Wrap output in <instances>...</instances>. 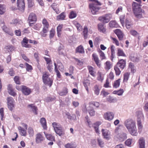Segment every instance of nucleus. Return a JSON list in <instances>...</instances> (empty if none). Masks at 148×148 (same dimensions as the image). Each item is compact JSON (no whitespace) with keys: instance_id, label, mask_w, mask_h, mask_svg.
Masks as SVG:
<instances>
[{"instance_id":"36","label":"nucleus","mask_w":148,"mask_h":148,"mask_svg":"<svg viewBox=\"0 0 148 148\" xmlns=\"http://www.w3.org/2000/svg\"><path fill=\"white\" fill-rule=\"evenodd\" d=\"M98 76L97 78V80L102 82L104 79L103 75H102L101 73L100 72H98Z\"/></svg>"},{"instance_id":"18","label":"nucleus","mask_w":148,"mask_h":148,"mask_svg":"<svg viewBox=\"0 0 148 148\" xmlns=\"http://www.w3.org/2000/svg\"><path fill=\"white\" fill-rule=\"evenodd\" d=\"M20 134L23 136H25L27 135L26 130L25 129L21 126H19L18 128Z\"/></svg>"},{"instance_id":"31","label":"nucleus","mask_w":148,"mask_h":148,"mask_svg":"<svg viewBox=\"0 0 148 148\" xmlns=\"http://www.w3.org/2000/svg\"><path fill=\"white\" fill-rule=\"evenodd\" d=\"M48 27H44L42 31L40 32L41 36L43 37H45L47 35L46 34L48 31Z\"/></svg>"},{"instance_id":"5","label":"nucleus","mask_w":148,"mask_h":148,"mask_svg":"<svg viewBox=\"0 0 148 148\" xmlns=\"http://www.w3.org/2000/svg\"><path fill=\"white\" fill-rule=\"evenodd\" d=\"M119 129V127L116 128L114 130V133L117 138L121 141H123L124 140L127 138L126 134L125 133H123L119 135L118 134V131Z\"/></svg>"},{"instance_id":"49","label":"nucleus","mask_w":148,"mask_h":148,"mask_svg":"<svg viewBox=\"0 0 148 148\" xmlns=\"http://www.w3.org/2000/svg\"><path fill=\"white\" fill-rule=\"evenodd\" d=\"M114 70L116 74V75H119L121 73V71L119 68L115 65L114 66Z\"/></svg>"},{"instance_id":"61","label":"nucleus","mask_w":148,"mask_h":148,"mask_svg":"<svg viewBox=\"0 0 148 148\" xmlns=\"http://www.w3.org/2000/svg\"><path fill=\"white\" fill-rule=\"evenodd\" d=\"M64 146L66 148H75L73 146V144L71 143H68L66 144Z\"/></svg>"},{"instance_id":"10","label":"nucleus","mask_w":148,"mask_h":148,"mask_svg":"<svg viewBox=\"0 0 148 148\" xmlns=\"http://www.w3.org/2000/svg\"><path fill=\"white\" fill-rule=\"evenodd\" d=\"M17 5L18 10L22 11L24 10L25 7L24 0H17Z\"/></svg>"},{"instance_id":"28","label":"nucleus","mask_w":148,"mask_h":148,"mask_svg":"<svg viewBox=\"0 0 148 148\" xmlns=\"http://www.w3.org/2000/svg\"><path fill=\"white\" fill-rule=\"evenodd\" d=\"M130 58L132 61L133 62H138L139 60L138 58L137 57L136 55L134 54H131L130 57Z\"/></svg>"},{"instance_id":"1","label":"nucleus","mask_w":148,"mask_h":148,"mask_svg":"<svg viewBox=\"0 0 148 148\" xmlns=\"http://www.w3.org/2000/svg\"><path fill=\"white\" fill-rule=\"evenodd\" d=\"M124 124L130 133L133 136H136L138 134L136 123L131 119H128L124 122Z\"/></svg>"},{"instance_id":"16","label":"nucleus","mask_w":148,"mask_h":148,"mask_svg":"<svg viewBox=\"0 0 148 148\" xmlns=\"http://www.w3.org/2000/svg\"><path fill=\"white\" fill-rule=\"evenodd\" d=\"M101 132L103 136H104V138L107 139H109L110 138V131L106 129H102Z\"/></svg>"},{"instance_id":"48","label":"nucleus","mask_w":148,"mask_h":148,"mask_svg":"<svg viewBox=\"0 0 148 148\" xmlns=\"http://www.w3.org/2000/svg\"><path fill=\"white\" fill-rule=\"evenodd\" d=\"M68 92V89L66 88H64L62 91L60 93V95L61 96L66 95Z\"/></svg>"},{"instance_id":"53","label":"nucleus","mask_w":148,"mask_h":148,"mask_svg":"<svg viewBox=\"0 0 148 148\" xmlns=\"http://www.w3.org/2000/svg\"><path fill=\"white\" fill-rule=\"evenodd\" d=\"M125 17V15L123 14L121 15L119 18L120 22L122 26H123L124 24Z\"/></svg>"},{"instance_id":"11","label":"nucleus","mask_w":148,"mask_h":148,"mask_svg":"<svg viewBox=\"0 0 148 148\" xmlns=\"http://www.w3.org/2000/svg\"><path fill=\"white\" fill-rule=\"evenodd\" d=\"M21 88V91L25 95H28L31 93L32 92L31 89L27 86L22 85Z\"/></svg>"},{"instance_id":"38","label":"nucleus","mask_w":148,"mask_h":148,"mask_svg":"<svg viewBox=\"0 0 148 148\" xmlns=\"http://www.w3.org/2000/svg\"><path fill=\"white\" fill-rule=\"evenodd\" d=\"M118 56H125L126 55L124 53L123 51L120 48H118V52L117 53Z\"/></svg>"},{"instance_id":"14","label":"nucleus","mask_w":148,"mask_h":148,"mask_svg":"<svg viewBox=\"0 0 148 148\" xmlns=\"http://www.w3.org/2000/svg\"><path fill=\"white\" fill-rule=\"evenodd\" d=\"M92 59L94 60L97 66L100 67L101 66L100 61L97 55L95 53H93L92 54Z\"/></svg>"},{"instance_id":"43","label":"nucleus","mask_w":148,"mask_h":148,"mask_svg":"<svg viewBox=\"0 0 148 148\" xmlns=\"http://www.w3.org/2000/svg\"><path fill=\"white\" fill-rule=\"evenodd\" d=\"M65 17L64 14L62 12L57 16V19L58 20H62L64 19Z\"/></svg>"},{"instance_id":"64","label":"nucleus","mask_w":148,"mask_h":148,"mask_svg":"<svg viewBox=\"0 0 148 148\" xmlns=\"http://www.w3.org/2000/svg\"><path fill=\"white\" fill-rule=\"evenodd\" d=\"M25 64L26 66V69L28 71H29L32 69V67L30 65L26 63H25Z\"/></svg>"},{"instance_id":"39","label":"nucleus","mask_w":148,"mask_h":148,"mask_svg":"<svg viewBox=\"0 0 148 148\" xmlns=\"http://www.w3.org/2000/svg\"><path fill=\"white\" fill-rule=\"evenodd\" d=\"M110 26L112 27H117L118 25L115 21H111L109 23Z\"/></svg>"},{"instance_id":"15","label":"nucleus","mask_w":148,"mask_h":148,"mask_svg":"<svg viewBox=\"0 0 148 148\" xmlns=\"http://www.w3.org/2000/svg\"><path fill=\"white\" fill-rule=\"evenodd\" d=\"M136 12L135 13V11L133 12L135 16L138 18H141L143 17V14H144V11L142 10L141 9L138 10H136Z\"/></svg>"},{"instance_id":"27","label":"nucleus","mask_w":148,"mask_h":148,"mask_svg":"<svg viewBox=\"0 0 148 148\" xmlns=\"http://www.w3.org/2000/svg\"><path fill=\"white\" fill-rule=\"evenodd\" d=\"M95 95H98L99 93L100 89L99 88V86L98 85H95L93 89Z\"/></svg>"},{"instance_id":"40","label":"nucleus","mask_w":148,"mask_h":148,"mask_svg":"<svg viewBox=\"0 0 148 148\" xmlns=\"http://www.w3.org/2000/svg\"><path fill=\"white\" fill-rule=\"evenodd\" d=\"M89 73L93 76H95V72L93 71V68L92 67L90 66L88 67Z\"/></svg>"},{"instance_id":"45","label":"nucleus","mask_w":148,"mask_h":148,"mask_svg":"<svg viewBox=\"0 0 148 148\" xmlns=\"http://www.w3.org/2000/svg\"><path fill=\"white\" fill-rule=\"evenodd\" d=\"M130 74L129 73H126L124 74V82H127L129 77Z\"/></svg>"},{"instance_id":"60","label":"nucleus","mask_w":148,"mask_h":148,"mask_svg":"<svg viewBox=\"0 0 148 148\" xmlns=\"http://www.w3.org/2000/svg\"><path fill=\"white\" fill-rule=\"evenodd\" d=\"M114 76L113 73L112 72H110L108 75L107 79H108H108H110L111 80H112L114 78Z\"/></svg>"},{"instance_id":"2","label":"nucleus","mask_w":148,"mask_h":148,"mask_svg":"<svg viewBox=\"0 0 148 148\" xmlns=\"http://www.w3.org/2000/svg\"><path fill=\"white\" fill-rule=\"evenodd\" d=\"M90 1H92V2L89 4V9L92 14H95L100 9L98 5H100L101 4L97 0H90Z\"/></svg>"},{"instance_id":"34","label":"nucleus","mask_w":148,"mask_h":148,"mask_svg":"<svg viewBox=\"0 0 148 148\" xmlns=\"http://www.w3.org/2000/svg\"><path fill=\"white\" fill-rule=\"evenodd\" d=\"M120 80L121 79H119L114 81L113 84V87L115 88H117L119 87L120 85Z\"/></svg>"},{"instance_id":"57","label":"nucleus","mask_w":148,"mask_h":148,"mask_svg":"<svg viewBox=\"0 0 148 148\" xmlns=\"http://www.w3.org/2000/svg\"><path fill=\"white\" fill-rule=\"evenodd\" d=\"M68 118L70 120H75L76 119V115L74 114H73L71 116L69 114H67Z\"/></svg>"},{"instance_id":"47","label":"nucleus","mask_w":148,"mask_h":148,"mask_svg":"<svg viewBox=\"0 0 148 148\" xmlns=\"http://www.w3.org/2000/svg\"><path fill=\"white\" fill-rule=\"evenodd\" d=\"M97 141L99 146L101 147H103L104 146V143L101 139L98 138Z\"/></svg>"},{"instance_id":"9","label":"nucleus","mask_w":148,"mask_h":148,"mask_svg":"<svg viewBox=\"0 0 148 148\" xmlns=\"http://www.w3.org/2000/svg\"><path fill=\"white\" fill-rule=\"evenodd\" d=\"M7 103L9 109L11 111L13 110L14 105V100L12 97H9L7 98Z\"/></svg>"},{"instance_id":"41","label":"nucleus","mask_w":148,"mask_h":148,"mask_svg":"<svg viewBox=\"0 0 148 148\" xmlns=\"http://www.w3.org/2000/svg\"><path fill=\"white\" fill-rule=\"evenodd\" d=\"M129 68L131 70L132 72L134 73L135 71V67L133 64L132 62H130L129 64Z\"/></svg>"},{"instance_id":"7","label":"nucleus","mask_w":148,"mask_h":148,"mask_svg":"<svg viewBox=\"0 0 148 148\" xmlns=\"http://www.w3.org/2000/svg\"><path fill=\"white\" fill-rule=\"evenodd\" d=\"M112 18V15L110 14H108L104 16L99 17V20L104 23H108Z\"/></svg>"},{"instance_id":"30","label":"nucleus","mask_w":148,"mask_h":148,"mask_svg":"<svg viewBox=\"0 0 148 148\" xmlns=\"http://www.w3.org/2000/svg\"><path fill=\"white\" fill-rule=\"evenodd\" d=\"M124 90L123 89H120L118 90H114L113 93L114 94H116L119 96H122L124 92Z\"/></svg>"},{"instance_id":"33","label":"nucleus","mask_w":148,"mask_h":148,"mask_svg":"<svg viewBox=\"0 0 148 148\" xmlns=\"http://www.w3.org/2000/svg\"><path fill=\"white\" fill-rule=\"evenodd\" d=\"M98 29L100 32L103 33H105L106 29L104 27L103 25L101 24H99L98 25Z\"/></svg>"},{"instance_id":"29","label":"nucleus","mask_w":148,"mask_h":148,"mask_svg":"<svg viewBox=\"0 0 148 148\" xmlns=\"http://www.w3.org/2000/svg\"><path fill=\"white\" fill-rule=\"evenodd\" d=\"M73 24L76 27L78 31H81L82 29V27L80 24L77 21H73Z\"/></svg>"},{"instance_id":"12","label":"nucleus","mask_w":148,"mask_h":148,"mask_svg":"<svg viewBox=\"0 0 148 148\" xmlns=\"http://www.w3.org/2000/svg\"><path fill=\"white\" fill-rule=\"evenodd\" d=\"M45 138L42 135V133L40 132L36 134V143H41L45 140Z\"/></svg>"},{"instance_id":"6","label":"nucleus","mask_w":148,"mask_h":148,"mask_svg":"<svg viewBox=\"0 0 148 148\" xmlns=\"http://www.w3.org/2000/svg\"><path fill=\"white\" fill-rule=\"evenodd\" d=\"M114 117V114L112 112H108L105 113L103 115L104 119L109 121L112 120Z\"/></svg>"},{"instance_id":"54","label":"nucleus","mask_w":148,"mask_h":148,"mask_svg":"<svg viewBox=\"0 0 148 148\" xmlns=\"http://www.w3.org/2000/svg\"><path fill=\"white\" fill-rule=\"evenodd\" d=\"M76 16V13L73 11H72L70 12L69 15V17L70 18H75Z\"/></svg>"},{"instance_id":"63","label":"nucleus","mask_w":148,"mask_h":148,"mask_svg":"<svg viewBox=\"0 0 148 148\" xmlns=\"http://www.w3.org/2000/svg\"><path fill=\"white\" fill-rule=\"evenodd\" d=\"M55 35V31L54 29H52L50 31L49 37L50 38H53Z\"/></svg>"},{"instance_id":"52","label":"nucleus","mask_w":148,"mask_h":148,"mask_svg":"<svg viewBox=\"0 0 148 148\" xmlns=\"http://www.w3.org/2000/svg\"><path fill=\"white\" fill-rule=\"evenodd\" d=\"M49 75L48 72H44L43 74L42 78L43 80H45L46 79H47L50 78L49 77Z\"/></svg>"},{"instance_id":"35","label":"nucleus","mask_w":148,"mask_h":148,"mask_svg":"<svg viewBox=\"0 0 148 148\" xmlns=\"http://www.w3.org/2000/svg\"><path fill=\"white\" fill-rule=\"evenodd\" d=\"M43 80V82L45 84L49 85V87H51L53 83V81L50 79V78L46 79L45 81V80Z\"/></svg>"},{"instance_id":"26","label":"nucleus","mask_w":148,"mask_h":148,"mask_svg":"<svg viewBox=\"0 0 148 148\" xmlns=\"http://www.w3.org/2000/svg\"><path fill=\"white\" fill-rule=\"evenodd\" d=\"M40 123L43 127L44 129L45 130H47V124L46 120L44 118H42L40 119Z\"/></svg>"},{"instance_id":"59","label":"nucleus","mask_w":148,"mask_h":148,"mask_svg":"<svg viewBox=\"0 0 148 148\" xmlns=\"http://www.w3.org/2000/svg\"><path fill=\"white\" fill-rule=\"evenodd\" d=\"M99 53L100 56L101 58V60H102L103 59H105L106 58L105 54L102 51H100Z\"/></svg>"},{"instance_id":"44","label":"nucleus","mask_w":148,"mask_h":148,"mask_svg":"<svg viewBox=\"0 0 148 148\" xmlns=\"http://www.w3.org/2000/svg\"><path fill=\"white\" fill-rule=\"evenodd\" d=\"M107 100L109 102L112 103L116 101V99L111 96H109L107 98Z\"/></svg>"},{"instance_id":"13","label":"nucleus","mask_w":148,"mask_h":148,"mask_svg":"<svg viewBox=\"0 0 148 148\" xmlns=\"http://www.w3.org/2000/svg\"><path fill=\"white\" fill-rule=\"evenodd\" d=\"M118 67L123 70L126 66V61L123 59H120L119 60L116 64V65Z\"/></svg>"},{"instance_id":"50","label":"nucleus","mask_w":148,"mask_h":148,"mask_svg":"<svg viewBox=\"0 0 148 148\" xmlns=\"http://www.w3.org/2000/svg\"><path fill=\"white\" fill-rule=\"evenodd\" d=\"M63 25H59L57 27V32L58 35V36L60 35V32L61 31L62 28V27Z\"/></svg>"},{"instance_id":"23","label":"nucleus","mask_w":148,"mask_h":148,"mask_svg":"<svg viewBox=\"0 0 148 148\" xmlns=\"http://www.w3.org/2000/svg\"><path fill=\"white\" fill-rule=\"evenodd\" d=\"M139 148H145V140L143 138H140L138 141Z\"/></svg>"},{"instance_id":"19","label":"nucleus","mask_w":148,"mask_h":148,"mask_svg":"<svg viewBox=\"0 0 148 148\" xmlns=\"http://www.w3.org/2000/svg\"><path fill=\"white\" fill-rule=\"evenodd\" d=\"M8 93L11 95L14 96L16 95V93L14 91L12 85L9 84L8 85Z\"/></svg>"},{"instance_id":"20","label":"nucleus","mask_w":148,"mask_h":148,"mask_svg":"<svg viewBox=\"0 0 148 148\" xmlns=\"http://www.w3.org/2000/svg\"><path fill=\"white\" fill-rule=\"evenodd\" d=\"M132 10L133 12L135 11V13L136 12V10H138L139 9H141L140 7L139 4L138 3L135 2H134L132 4Z\"/></svg>"},{"instance_id":"24","label":"nucleus","mask_w":148,"mask_h":148,"mask_svg":"<svg viewBox=\"0 0 148 148\" xmlns=\"http://www.w3.org/2000/svg\"><path fill=\"white\" fill-rule=\"evenodd\" d=\"M44 133L47 139L51 141H55V137L52 136L51 134L46 133L45 132H44Z\"/></svg>"},{"instance_id":"21","label":"nucleus","mask_w":148,"mask_h":148,"mask_svg":"<svg viewBox=\"0 0 148 148\" xmlns=\"http://www.w3.org/2000/svg\"><path fill=\"white\" fill-rule=\"evenodd\" d=\"M27 107L30 108L33 112L36 114H37V107L35 106L34 104H30L27 106Z\"/></svg>"},{"instance_id":"58","label":"nucleus","mask_w":148,"mask_h":148,"mask_svg":"<svg viewBox=\"0 0 148 148\" xmlns=\"http://www.w3.org/2000/svg\"><path fill=\"white\" fill-rule=\"evenodd\" d=\"M44 27H49V24L46 19L44 18L42 21Z\"/></svg>"},{"instance_id":"4","label":"nucleus","mask_w":148,"mask_h":148,"mask_svg":"<svg viewBox=\"0 0 148 148\" xmlns=\"http://www.w3.org/2000/svg\"><path fill=\"white\" fill-rule=\"evenodd\" d=\"M144 119V117L143 114L141 112H140L138 116V118L137 119L138 132L139 133L141 132L143 128L141 121L143 120Z\"/></svg>"},{"instance_id":"8","label":"nucleus","mask_w":148,"mask_h":148,"mask_svg":"<svg viewBox=\"0 0 148 148\" xmlns=\"http://www.w3.org/2000/svg\"><path fill=\"white\" fill-rule=\"evenodd\" d=\"M28 20L29 22L30 26H32V25L37 20V18L36 15L34 13H31L28 17Z\"/></svg>"},{"instance_id":"46","label":"nucleus","mask_w":148,"mask_h":148,"mask_svg":"<svg viewBox=\"0 0 148 148\" xmlns=\"http://www.w3.org/2000/svg\"><path fill=\"white\" fill-rule=\"evenodd\" d=\"M28 132L29 136H32L34 135V132L33 129L31 127H29L28 129Z\"/></svg>"},{"instance_id":"56","label":"nucleus","mask_w":148,"mask_h":148,"mask_svg":"<svg viewBox=\"0 0 148 148\" xmlns=\"http://www.w3.org/2000/svg\"><path fill=\"white\" fill-rule=\"evenodd\" d=\"M28 7L31 8L34 5V0H27Z\"/></svg>"},{"instance_id":"62","label":"nucleus","mask_w":148,"mask_h":148,"mask_svg":"<svg viewBox=\"0 0 148 148\" xmlns=\"http://www.w3.org/2000/svg\"><path fill=\"white\" fill-rule=\"evenodd\" d=\"M130 34L134 36H136L138 35V33L135 30H132L130 31Z\"/></svg>"},{"instance_id":"3","label":"nucleus","mask_w":148,"mask_h":148,"mask_svg":"<svg viewBox=\"0 0 148 148\" xmlns=\"http://www.w3.org/2000/svg\"><path fill=\"white\" fill-rule=\"evenodd\" d=\"M52 125L56 133L60 136L64 134L62 127L61 125L58 123L53 122Z\"/></svg>"},{"instance_id":"51","label":"nucleus","mask_w":148,"mask_h":148,"mask_svg":"<svg viewBox=\"0 0 148 148\" xmlns=\"http://www.w3.org/2000/svg\"><path fill=\"white\" fill-rule=\"evenodd\" d=\"M110 38L112 40V42L113 43L115 44L116 46H118L119 45V42L116 39L112 37H111Z\"/></svg>"},{"instance_id":"25","label":"nucleus","mask_w":148,"mask_h":148,"mask_svg":"<svg viewBox=\"0 0 148 148\" xmlns=\"http://www.w3.org/2000/svg\"><path fill=\"white\" fill-rule=\"evenodd\" d=\"M76 53H84L85 52L84 48L82 46L80 45L77 47L75 50Z\"/></svg>"},{"instance_id":"22","label":"nucleus","mask_w":148,"mask_h":148,"mask_svg":"<svg viewBox=\"0 0 148 148\" xmlns=\"http://www.w3.org/2000/svg\"><path fill=\"white\" fill-rule=\"evenodd\" d=\"M2 29L5 32L9 35L11 36H12L13 35V32L10 30L9 28L5 26H3L2 27Z\"/></svg>"},{"instance_id":"42","label":"nucleus","mask_w":148,"mask_h":148,"mask_svg":"<svg viewBox=\"0 0 148 148\" xmlns=\"http://www.w3.org/2000/svg\"><path fill=\"white\" fill-rule=\"evenodd\" d=\"M5 8L4 5L0 4V14H4L5 12Z\"/></svg>"},{"instance_id":"32","label":"nucleus","mask_w":148,"mask_h":148,"mask_svg":"<svg viewBox=\"0 0 148 148\" xmlns=\"http://www.w3.org/2000/svg\"><path fill=\"white\" fill-rule=\"evenodd\" d=\"M83 34L84 39H86L88 38V29L86 26H85L83 32Z\"/></svg>"},{"instance_id":"37","label":"nucleus","mask_w":148,"mask_h":148,"mask_svg":"<svg viewBox=\"0 0 148 148\" xmlns=\"http://www.w3.org/2000/svg\"><path fill=\"white\" fill-rule=\"evenodd\" d=\"M105 68L107 71L109 70L112 66L110 62L109 61H107L105 63Z\"/></svg>"},{"instance_id":"55","label":"nucleus","mask_w":148,"mask_h":148,"mask_svg":"<svg viewBox=\"0 0 148 148\" xmlns=\"http://www.w3.org/2000/svg\"><path fill=\"white\" fill-rule=\"evenodd\" d=\"M14 80L15 83L17 84H20L21 82L20 81V78L18 76H15L14 78Z\"/></svg>"},{"instance_id":"17","label":"nucleus","mask_w":148,"mask_h":148,"mask_svg":"<svg viewBox=\"0 0 148 148\" xmlns=\"http://www.w3.org/2000/svg\"><path fill=\"white\" fill-rule=\"evenodd\" d=\"M114 32L117 36L119 39L121 40L123 39V34L120 29H117L114 31Z\"/></svg>"}]
</instances>
